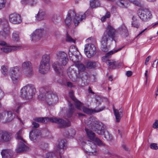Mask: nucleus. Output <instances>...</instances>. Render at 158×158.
Listing matches in <instances>:
<instances>
[{
  "mask_svg": "<svg viewBox=\"0 0 158 158\" xmlns=\"http://www.w3.org/2000/svg\"><path fill=\"white\" fill-rule=\"evenodd\" d=\"M85 123L91 129H93L99 135H103L104 137L107 140H111L113 139L112 135L108 131L105 133L106 127L102 123L99 122L96 118L91 116L86 120H85Z\"/></svg>",
  "mask_w": 158,
  "mask_h": 158,
  "instance_id": "1",
  "label": "nucleus"
},
{
  "mask_svg": "<svg viewBox=\"0 0 158 158\" xmlns=\"http://www.w3.org/2000/svg\"><path fill=\"white\" fill-rule=\"evenodd\" d=\"M57 61L53 64V68L55 72L59 74H62L63 72V66H65L67 63L69 59L67 54L63 51L57 53Z\"/></svg>",
  "mask_w": 158,
  "mask_h": 158,
  "instance_id": "2",
  "label": "nucleus"
},
{
  "mask_svg": "<svg viewBox=\"0 0 158 158\" xmlns=\"http://www.w3.org/2000/svg\"><path fill=\"white\" fill-rule=\"evenodd\" d=\"M88 12L86 11L83 15L81 13H80L77 16L74 10L69 11L65 20L66 25L69 26L71 23L72 20L75 26L78 25L80 21L85 19L86 15L88 13Z\"/></svg>",
  "mask_w": 158,
  "mask_h": 158,
  "instance_id": "3",
  "label": "nucleus"
},
{
  "mask_svg": "<svg viewBox=\"0 0 158 158\" xmlns=\"http://www.w3.org/2000/svg\"><path fill=\"white\" fill-rule=\"evenodd\" d=\"M38 98L40 100L44 101L49 105L55 104L58 101V98L56 93L52 91H49L46 94L41 93L39 95Z\"/></svg>",
  "mask_w": 158,
  "mask_h": 158,
  "instance_id": "4",
  "label": "nucleus"
},
{
  "mask_svg": "<svg viewBox=\"0 0 158 158\" xmlns=\"http://www.w3.org/2000/svg\"><path fill=\"white\" fill-rule=\"evenodd\" d=\"M34 87L31 85H27L24 86L21 90V96L23 98L29 99L32 98L35 92Z\"/></svg>",
  "mask_w": 158,
  "mask_h": 158,
  "instance_id": "5",
  "label": "nucleus"
},
{
  "mask_svg": "<svg viewBox=\"0 0 158 158\" xmlns=\"http://www.w3.org/2000/svg\"><path fill=\"white\" fill-rule=\"evenodd\" d=\"M9 73L13 82L14 83H17L21 74L20 67L17 66L11 67L10 69Z\"/></svg>",
  "mask_w": 158,
  "mask_h": 158,
  "instance_id": "6",
  "label": "nucleus"
},
{
  "mask_svg": "<svg viewBox=\"0 0 158 158\" xmlns=\"http://www.w3.org/2000/svg\"><path fill=\"white\" fill-rule=\"evenodd\" d=\"M123 48V47L116 50H114L106 53L105 56L102 57V61L105 62L108 66H110V68L114 69L117 65V62L113 60H109L108 58L109 56L120 50Z\"/></svg>",
  "mask_w": 158,
  "mask_h": 158,
  "instance_id": "7",
  "label": "nucleus"
},
{
  "mask_svg": "<svg viewBox=\"0 0 158 158\" xmlns=\"http://www.w3.org/2000/svg\"><path fill=\"white\" fill-rule=\"evenodd\" d=\"M22 69L24 74L28 77H30L33 74L32 66L31 62L26 61L22 64Z\"/></svg>",
  "mask_w": 158,
  "mask_h": 158,
  "instance_id": "8",
  "label": "nucleus"
},
{
  "mask_svg": "<svg viewBox=\"0 0 158 158\" xmlns=\"http://www.w3.org/2000/svg\"><path fill=\"white\" fill-rule=\"evenodd\" d=\"M50 121L58 124L59 127L60 128H65L70 125L69 121H66L62 118L55 117L50 118Z\"/></svg>",
  "mask_w": 158,
  "mask_h": 158,
  "instance_id": "9",
  "label": "nucleus"
},
{
  "mask_svg": "<svg viewBox=\"0 0 158 158\" xmlns=\"http://www.w3.org/2000/svg\"><path fill=\"white\" fill-rule=\"evenodd\" d=\"M84 50L86 56L88 58L93 56L96 52L95 46L92 44H85Z\"/></svg>",
  "mask_w": 158,
  "mask_h": 158,
  "instance_id": "10",
  "label": "nucleus"
},
{
  "mask_svg": "<svg viewBox=\"0 0 158 158\" xmlns=\"http://www.w3.org/2000/svg\"><path fill=\"white\" fill-rule=\"evenodd\" d=\"M85 131L88 137L90 139L95 142L99 146H105L104 143L99 138L95 136V133L92 131L86 128L85 129Z\"/></svg>",
  "mask_w": 158,
  "mask_h": 158,
  "instance_id": "11",
  "label": "nucleus"
},
{
  "mask_svg": "<svg viewBox=\"0 0 158 158\" xmlns=\"http://www.w3.org/2000/svg\"><path fill=\"white\" fill-rule=\"evenodd\" d=\"M90 145L86 146V149H85L84 151L87 154L91 156L96 155L98 153V150L96 148V146L92 142L90 141Z\"/></svg>",
  "mask_w": 158,
  "mask_h": 158,
  "instance_id": "12",
  "label": "nucleus"
},
{
  "mask_svg": "<svg viewBox=\"0 0 158 158\" xmlns=\"http://www.w3.org/2000/svg\"><path fill=\"white\" fill-rule=\"evenodd\" d=\"M138 14L140 18L144 21L151 19L152 16L150 11L147 8L139 10Z\"/></svg>",
  "mask_w": 158,
  "mask_h": 158,
  "instance_id": "13",
  "label": "nucleus"
},
{
  "mask_svg": "<svg viewBox=\"0 0 158 158\" xmlns=\"http://www.w3.org/2000/svg\"><path fill=\"white\" fill-rule=\"evenodd\" d=\"M42 138L41 133L40 130L33 129L29 133L30 139L34 142H35Z\"/></svg>",
  "mask_w": 158,
  "mask_h": 158,
  "instance_id": "14",
  "label": "nucleus"
},
{
  "mask_svg": "<svg viewBox=\"0 0 158 158\" xmlns=\"http://www.w3.org/2000/svg\"><path fill=\"white\" fill-rule=\"evenodd\" d=\"M9 19V21L14 24H19L22 22L20 15L14 13L10 14Z\"/></svg>",
  "mask_w": 158,
  "mask_h": 158,
  "instance_id": "15",
  "label": "nucleus"
},
{
  "mask_svg": "<svg viewBox=\"0 0 158 158\" xmlns=\"http://www.w3.org/2000/svg\"><path fill=\"white\" fill-rule=\"evenodd\" d=\"M68 74L70 78L73 81H77L79 77L77 71L71 67L69 68Z\"/></svg>",
  "mask_w": 158,
  "mask_h": 158,
  "instance_id": "16",
  "label": "nucleus"
},
{
  "mask_svg": "<svg viewBox=\"0 0 158 158\" xmlns=\"http://www.w3.org/2000/svg\"><path fill=\"white\" fill-rule=\"evenodd\" d=\"M43 32L41 29L36 30L31 35L32 40L36 41L39 40L42 36Z\"/></svg>",
  "mask_w": 158,
  "mask_h": 158,
  "instance_id": "17",
  "label": "nucleus"
},
{
  "mask_svg": "<svg viewBox=\"0 0 158 158\" xmlns=\"http://www.w3.org/2000/svg\"><path fill=\"white\" fill-rule=\"evenodd\" d=\"M50 68V64L40 62L39 67V72L42 74H46L49 71Z\"/></svg>",
  "mask_w": 158,
  "mask_h": 158,
  "instance_id": "18",
  "label": "nucleus"
},
{
  "mask_svg": "<svg viewBox=\"0 0 158 158\" xmlns=\"http://www.w3.org/2000/svg\"><path fill=\"white\" fill-rule=\"evenodd\" d=\"M109 37L106 34H104L102 35L101 41V48L102 51L104 52L107 51V42Z\"/></svg>",
  "mask_w": 158,
  "mask_h": 158,
  "instance_id": "19",
  "label": "nucleus"
},
{
  "mask_svg": "<svg viewBox=\"0 0 158 158\" xmlns=\"http://www.w3.org/2000/svg\"><path fill=\"white\" fill-rule=\"evenodd\" d=\"M73 49H74V50L75 51L76 50V49L75 46L71 47L69 50V56L70 60L75 64L79 62V60L78 59V56L77 55H75L73 54V52L72 50Z\"/></svg>",
  "mask_w": 158,
  "mask_h": 158,
  "instance_id": "20",
  "label": "nucleus"
},
{
  "mask_svg": "<svg viewBox=\"0 0 158 158\" xmlns=\"http://www.w3.org/2000/svg\"><path fill=\"white\" fill-rule=\"evenodd\" d=\"M9 34V28H6V29H4L2 31H0V45H5L6 44V43L2 40L6 38V37Z\"/></svg>",
  "mask_w": 158,
  "mask_h": 158,
  "instance_id": "21",
  "label": "nucleus"
},
{
  "mask_svg": "<svg viewBox=\"0 0 158 158\" xmlns=\"http://www.w3.org/2000/svg\"><path fill=\"white\" fill-rule=\"evenodd\" d=\"M82 104H81V106L80 107L81 109L80 110H81V108H82L83 110V111L88 114H91L93 113H96V112H99L103 110H104L105 107V106H103L101 107L99 109H98L97 110H95L94 109H90L87 108H86L85 107H82Z\"/></svg>",
  "mask_w": 158,
  "mask_h": 158,
  "instance_id": "22",
  "label": "nucleus"
},
{
  "mask_svg": "<svg viewBox=\"0 0 158 158\" xmlns=\"http://www.w3.org/2000/svg\"><path fill=\"white\" fill-rule=\"evenodd\" d=\"M21 46L20 45L9 46L2 47L1 49L5 53H8L13 51H16L20 49Z\"/></svg>",
  "mask_w": 158,
  "mask_h": 158,
  "instance_id": "23",
  "label": "nucleus"
},
{
  "mask_svg": "<svg viewBox=\"0 0 158 158\" xmlns=\"http://www.w3.org/2000/svg\"><path fill=\"white\" fill-rule=\"evenodd\" d=\"M16 150L17 153H20L27 151L28 148L24 143V141H19Z\"/></svg>",
  "mask_w": 158,
  "mask_h": 158,
  "instance_id": "24",
  "label": "nucleus"
},
{
  "mask_svg": "<svg viewBox=\"0 0 158 158\" xmlns=\"http://www.w3.org/2000/svg\"><path fill=\"white\" fill-rule=\"evenodd\" d=\"M115 30L113 27L110 25H108L106 28V31L104 34H106L108 35V37H110L114 40L115 37Z\"/></svg>",
  "mask_w": 158,
  "mask_h": 158,
  "instance_id": "25",
  "label": "nucleus"
},
{
  "mask_svg": "<svg viewBox=\"0 0 158 158\" xmlns=\"http://www.w3.org/2000/svg\"><path fill=\"white\" fill-rule=\"evenodd\" d=\"M66 144V141L64 140H60L57 147V150L58 151L59 156L63 153Z\"/></svg>",
  "mask_w": 158,
  "mask_h": 158,
  "instance_id": "26",
  "label": "nucleus"
},
{
  "mask_svg": "<svg viewBox=\"0 0 158 158\" xmlns=\"http://www.w3.org/2000/svg\"><path fill=\"white\" fill-rule=\"evenodd\" d=\"M5 112L6 113L4 123H7L11 121L15 117V115L11 111H5Z\"/></svg>",
  "mask_w": 158,
  "mask_h": 158,
  "instance_id": "27",
  "label": "nucleus"
},
{
  "mask_svg": "<svg viewBox=\"0 0 158 158\" xmlns=\"http://www.w3.org/2000/svg\"><path fill=\"white\" fill-rule=\"evenodd\" d=\"M0 138L2 142H8L11 139L10 133L8 132L3 131L1 134Z\"/></svg>",
  "mask_w": 158,
  "mask_h": 158,
  "instance_id": "28",
  "label": "nucleus"
},
{
  "mask_svg": "<svg viewBox=\"0 0 158 158\" xmlns=\"http://www.w3.org/2000/svg\"><path fill=\"white\" fill-rule=\"evenodd\" d=\"M69 95L71 99L75 102L76 107L78 110H80L82 103L78 100L74 96V93L72 91L69 93Z\"/></svg>",
  "mask_w": 158,
  "mask_h": 158,
  "instance_id": "29",
  "label": "nucleus"
},
{
  "mask_svg": "<svg viewBox=\"0 0 158 158\" xmlns=\"http://www.w3.org/2000/svg\"><path fill=\"white\" fill-rule=\"evenodd\" d=\"M113 109L116 121L117 122H119L123 115V110L121 109H119L118 110L115 109L114 107H113Z\"/></svg>",
  "mask_w": 158,
  "mask_h": 158,
  "instance_id": "30",
  "label": "nucleus"
},
{
  "mask_svg": "<svg viewBox=\"0 0 158 158\" xmlns=\"http://www.w3.org/2000/svg\"><path fill=\"white\" fill-rule=\"evenodd\" d=\"M46 17L45 12L41 10H40L38 14L35 16V20L36 21H41L45 19Z\"/></svg>",
  "mask_w": 158,
  "mask_h": 158,
  "instance_id": "31",
  "label": "nucleus"
},
{
  "mask_svg": "<svg viewBox=\"0 0 158 158\" xmlns=\"http://www.w3.org/2000/svg\"><path fill=\"white\" fill-rule=\"evenodd\" d=\"M1 153L2 158H11L12 151L10 149L3 150Z\"/></svg>",
  "mask_w": 158,
  "mask_h": 158,
  "instance_id": "32",
  "label": "nucleus"
},
{
  "mask_svg": "<svg viewBox=\"0 0 158 158\" xmlns=\"http://www.w3.org/2000/svg\"><path fill=\"white\" fill-rule=\"evenodd\" d=\"M129 2V0H118L117 2V4L120 7H127Z\"/></svg>",
  "mask_w": 158,
  "mask_h": 158,
  "instance_id": "33",
  "label": "nucleus"
},
{
  "mask_svg": "<svg viewBox=\"0 0 158 158\" xmlns=\"http://www.w3.org/2000/svg\"><path fill=\"white\" fill-rule=\"evenodd\" d=\"M50 118L48 117H36L34 118V121L38 122L44 123H46L48 121H50Z\"/></svg>",
  "mask_w": 158,
  "mask_h": 158,
  "instance_id": "34",
  "label": "nucleus"
},
{
  "mask_svg": "<svg viewBox=\"0 0 158 158\" xmlns=\"http://www.w3.org/2000/svg\"><path fill=\"white\" fill-rule=\"evenodd\" d=\"M40 62L43 63L50 64V57L49 55L44 54L42 56Z\"/></svg>",
  "mask_w": 158,
  "mask_h": 158,
  "instance_id": "35",
  "label": "nucleus"
},
{
  "mask_svg": "<svg viewBox=\"0 0 158 158\" xmlns=\"http://www.w3.org/2000/svg\"><path fill=\"white\" fill-rule=\"evenodd\" d=\"M90 6L91 8H94L100 6L98 0H91L90 1Z\"/></svg>",
  "mask_w": 158,
  "mask_h": 158,
  "instance_id": "36",
  "label": "nucleus"
},
{
  "mask_svg": "<svg viewBox=\"0 0 158 158\" xmlns=\"http://www.w3.org/2000/svg\"><path fill=\"white\" fill-rule=\"evenodd\" d=\"M21 2L23 4H28L31 6H33L36 4V2L35 0H22Z\"/></svg>",
  "mask_w": 158,
  "mask_h": 158,
  "instance_id": "37",
  "label": "nucleus"
},
{
  "mask_svg": "<svg viewBox=\"0 0 158 158\" xmlns=\"http://www.w3.org/2000/svg\"><path fill=\"white\" fill-rule=\"evenodd\" d=\"M69 109L68 111V113L67 116L68 117H70L72 115L73 112H74V108L72 104L69 102Z\"/></svg>",
  "mask_w": 158,
  "mask_h": 158,
  "instance_id": "38",
  "label": "nucleus"
},
{
  "mask_svg": "<svg viewBox=\"0 0 158 158\" xmlns=\"http://www.w3.org/2000/svg\"><path fill=\"white\" fill-rule=\"evenodd\" d=\"M133 21L132 22L131 25L132 27L138 28L140 25L139 20H138L136 17L133 16L132 18Z\"/></svg>",
  "mask_w": 158,
  "mask_h": 158,
  "instance_id": "39",
  "label": "nucleus"
},
{
  "mask_svg": "<svg viewBox=\"0 0 158 158\" xmlns=\"http://www.w3.org/2000/svg\"><path fill=\"white\" fill-rule=\"evenodd\" d=\"M76 66L78 68L79 71L80 72H83L85 69V65L81 63H80L79 62L75 64Z\"/></svg>",
  "mask_w": 158,
  "mask_h": 158,
  "instance_id": "40",
  "label": "nucleus"
},
{
  "mask_svg": "<svg viewBox=\"0 0 158 158\" xmlns=\"http://www.w3.org/2000/svg\"><path fill=\"white\" fill-rule=\"evenodd\" d=\"M55 156H56L57 158L59 156V153L58 152H49L47 153L46 154L47 158H54Z\"/></svg>",
  "mask_w": 158,
  "mask_h": 158,
  "instance_id": "41",
  "label": "nucleus"
},
{
  "mask_svg": "<svg viewBox=\"0 0 158 158\" xmlns=\"http://www.w3.org/2000/svg\"><path fill=\"white\" fill-rule=\"evenodd\" d=\"M97 63L93 61H89L87 63V67L89 69L94 68L96 66Z\"/></svg>",
  "mask_w": 158,
  "mask_h": 158,
  "instance_id": "42",
  "label": "nucleus"
},
{
  "mask_svg": "<svg viewBox=\"0 0 158 158\" xmlns=\"http://www.w3.org/2000/svg\"><path fill=\"white\" fill-rule=\"evenodd\" d=\"M22 133V129H21L16 134V139L19 141H24V140L21 137V135Z\"/></svg>",
  "mask_w": 158,
  "mask_h": 158,
  "instance_id": "43",
  "label": "nucleus"
},
{
  "mask_svg": "<svg viewBox=\"0 0 158 158\" xmlns=\"http://www.w3.org/2000/svg\"><path fill=\"white\" fill-rule=\"evenodd\" d=\"M8 71V67L6 65H2L1 67V71L4 75H6Z\"/></svg>",
  "mask_w": 158,
  "mask_h": 158,
  "instance_id": "44",
  "label": "nucleus"
},
{
  "mask_svg": "<svg viewBox=\"0 0 158 158\" xmlns=\"http://www.w3.org/2000/svg\"><path fill=\"white\" fill-rule=\"evenodd\" d=\"M12 39L14 41L17 42L19 40V37L18 33H14L12 34Z\"/></svg>",
  "mask_w": 158,
  "mask_h": 158,
  "instance_id": "45",
  "label": "nucleus"
},
{
  "mask_svg": "<svg viewBox=\"0 0 158 158\" xmlns=\"http://www.w3.org/2000/svg\"><path fill=\"white\" fill-rule=\"evenodd\" d=\"M6 2V0H0V10L4 8Z\"/></svg>",
  "mask_w": 158,
  "mask_h": 158,
  "instance_id": "46",
  "label": "nucleus"
},
{
  "mask_svg": "<svg viewBox=\"0 0 158 158\" xmlns=\"http://www.w3.org/2000/svg\"><path fill=\"white\" fill-rule=\"evenodd\" d=\"M5 111L0 112V121H2L4 122V117L5 116Z\"/></svg>",
  "mask_w": 158,
  "mask_h": 158,
  "instance_id": "47",
  "label": "nucleus"
},
{
  "mask_svg": "<svg viewBox=\"0 0 158 158\" xmlns=\"http://www.w3.org/2000/svg\"><path fill=\"white\" fill-rule=\"evenodd\" d=\"M150 148L153 150H157L158 149V146L156 143H152L150 145Z\"/></svg>",
  "mask_w": 158,
  "mask_h": 158,
  "instance_id": "48",
  "label": "nucleus"
},
{
  "mask_svg": "<svg viewBox=\"0 0 158 158\" xmlns=\"http://www.w3.org/2000/svg\"><path fill=\"white\" fill-rule=\"evenodd\" d=\"M66 40L69 42L75 43V40L68 35H67L66 38Z\"/></svg>",
  "mask_w": 158,
  "mask_h": 158,
  "instance_id": "49",
  "label": "nucleus"
},
{
  "mask_svg": "<svg viewBox=\"0 0 158 158\" xmlns=\"http://www.w3.org/2000/svg\"><path fill=\"white\" fill-rule=\"evenodd\" d=\"M152 127L155 129H158V120H156L153 124Z\"/></svg>",
  "mask_w": 158,
  "mask_h": 158,
  "instance_id": "50",
  "label": "nucleus"
},
{
  "mask_svg": "<svg viewBox=\"0 0 158 158\" xmlns=\"http://www.w3.org/2000/svg\"><path fill=\"white\" fill-rule=\"evenodd\" d=\"M4 92L0 88V99H2L4 97Z\"/></svg>",
  "mask_w": 158,
  "mask_h": 158,
  "instance_id": "51",
  "label": "nucleus"
},
{
  "mask_svg": "<svg viewBox=\"0 0 158 158\" xmlns=\"http://www.w3.org/2000/svg\"><path fill=\"white\" fill-rule=\"evenodd\" d=\"M32 125H33V127L35 128H37L39 126V124L38 123L34 122H33Z\"/></svg>",
  "mask_w": 158,
  "mask_h": 158,
  "instance_id": "52",
  "label": "nucleus"
},
{
  "mask_svg": "<svg viewBox=\"0 0 158 158\" xmlns=\"http://www.w3.org/2000/svg\"><path fill=\"white\" fill-rule=\"evenodd\" d=\"M22 107L21 104H18V106H17V109L16 110V112L17 113H19V110Z\"/></svg>",
  "mask_w": 158,
  "mask_h": 158,
  "instance_id": "53",
  "label": "nucleus"
},
{
  "mask_svg": "<svg viewBox=\"0 0 158 158\" xmlns=\"http://www.w3.org/2000/svg\"><path fill=\"white\" fill-rule=\"evenodd\" d=\"M132 75V72L131 71H128L126 72V75L128 77H130Z\"/></svg>",
  "mask_w": 158,
  "mask_h": 158,
  "instance_id": "54",
  "label": "nucleus"
},
{
  "mask_svg": "<svg viewBox=\"0 0 158 158\" xmlns=\"http://www.w3.org/2000/svg\"><path fill=\"white\" fill-rule=\"evenodd\" d=\"M104 16H105V17L107 18H110V13L109 12L107 11Z\"/></svg>",
  "mask_w": 158,
  "mask_h": 158,
  "instance_id": "55",
  "label": "nucleus"
},
{
  "mask_svg": "<svg viewBox=\"0 0 158 158\" xmlns=\"http://www.w3.org/2000/svg\"><path fill=\"white\" fill-rule=\"evenodd\" d=\"M148 71L147 70H146L145 71V78H146V83H147V79H148Z\"/></svg>",
  "mask_w": 158,
  "mask_h": 158,
  "instance_id": "56",
  "label": "nucleus"
},
{
  "mask_svg": "<svg viewBox=\"0 0 158 158\" xmlns=\"http://www.w3.org/2000/svg\"><path fill=\"white\" fill-rule=\"evenodd\" d=\"M107 19V18L105 17V16H104L102 17V18L101 19V20L102 22H104Z\"/></svg>",
  "mask_w": 158,
  "mask_h": 158,
  "instance_id": "57",
  "label": "nucleus"
},
{
  "mask_svg": "<svg viewBox=\"0 0 158 158\" xmlns=\"http://www.w3.org/2000/svg\"><path fill=\"white\" fill-rule=\"evenodd\" d=\"M67 85L68 86L70 87H72V83L70 82H68L67 83Z\"/></svg>",
  "mask_w": 158,
  "mask_h": 158,
  "instance_id": "58",
  "label": "nucleus"
},
{
  "mask_svg": "<svg viewBox=\"0 0 158 158\" xmlns=\"http://www.w3.org/2000/svg\"><path fill=\"white\" fill-rule=\"evenodd\" d=\"M147 28H145L144 30H143L142 31H141L140 33H139V34L136 36V37H137L139 35L142 34L143 33L146 29Z\"/></svg>",
  "mask_w": 158,
  "mask_h": 158,
  "instance_id": "59",
  "label": "nucleus"
},
{
  "mask_svg": "<svg viewBox=\"0 0 158 158\" xmlns=\"http://www.w3.org/2000/svg\"><path fill=\"white\" fill-rule=\"evenodd\" d=\"M151 56H148L146 59L145 61L146 62H148L150 59Z\"/></svg>",
  "mask_w": 158,
  "mask_h": 158,
  "instance_id": "60",
  "label": "nucleus"
},
{
  "mask_svg": "<svg viewBox=\"0 0 158 158\" xmlns=\"http://www.w3.org/2000/svg\"><path fill=\"white\" fill-rule=\"evenodd\" d=\"M78 114V116L79 117H81V116H85V114H81V113H79Z\"/></svg>",
  "mask_w": 158,
  "mask_h": 158,
  "instance_id": "61",
  "label": "nucleus"
},
{
  "mask_svg": "<svg viewBox=\"0 0 158 158\" xmlns=\"http://www.w3.org/2000/svg\"><path fill=\"white\" fill-rule=\"evenodd\" d=\"M156 61H157L156 62V68L157 67V64L158 63V59L157 60H155L154 61V62H156Z\"/></svg>",
  "mask_w": 158,
  "mask_h": 158,
  "instance_id": "62",
  "label": "nucleus"
},
{
  "mask_svg": "<svg viewBox=\"0 0 158 158\" xmlns=\"http://www.w3.org/2000/svg\"><path fill=\"white\" fill-rule=\"evenodd\" d=\"M89 93H90L92 94H94V93L93 91H92V90H91V89L89 88Z\"/></svg>",
  "mask_w": 158,
  "mask_h": 158,
  "instance_id": "63",
  "label": "nucleus"
},
{
  "mask_svg": "<svg viewBox=\"0 0 158 158\" xmlns=\"http://www.w3.org/2000/svg\"><path fill=\"white\" fill-rule=\"evenodd\" d=\"M123 147L125 150H126V151H127L128 150V149L127 148H126V146L125 145H123Z\"/></svg>",
  "mask_w": 158,
  "mask_h": 158,
  "instance_id": "64",
  "label": "nucleus"
}]
</instances>
